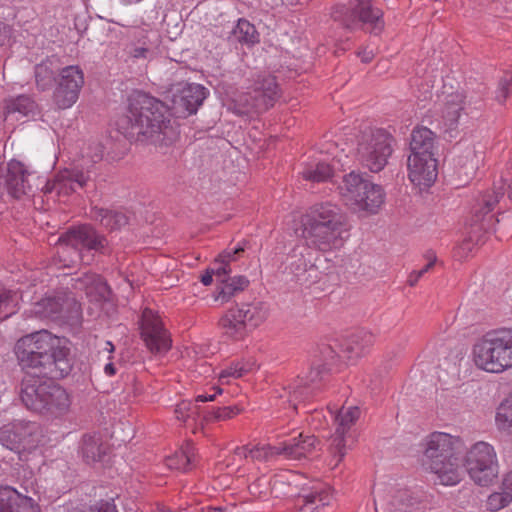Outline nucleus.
<instances>
[{
	"label": "nucleus",
	"instance_id": "1",
	"mask_svg": "<svg viewBox=\"0 0 512 512\" xmlns=\"http://www.w3.org/2000/svg\"><path fill=\"white\" fill-rule=\"evenodd\" d=\"M167 113V108L161 101L136 91L130 95L128 110L117 119L116 127L130 141L166 146L177 137Z\"/></svg>",
	"mask_w": 512,
	"mask_h": 512
},
{
	"label": "nucleus",
	"instance_id": "2",
	"mask_svg": "<svg viewBox=\"0 0 512 512\" xmlns=\"http://www.w3.org/2000/svg\"><path fill=\"white\" fill-rule=\"evenodd\" d=\"M14 354L23 369L51 378H63L72 370L68 341L42 329L19 338Z\"/></svg>",
	"mask_w": 512,
	"mask_h": 512
},
{
	"label": "nucleus",
	"instance_id": "3",
	"mask_svg": "<svg viewBox=\"0 0 512 512\" xmlns=\"http://www.w3.org/2000/svg\"><path fill=\"white\" fill-rule=\"evenodd\" d=\"M347 230L346 213L331 202L314 205L302 218L301 237L314 250L328 252L339 249Z\"/></svg>",
	"mask_w": 512,
	"mask_h": 512
},
{
	"label": "nucleus",
	"instance_id": "4",
	"mask_svg": "<svg viewBox=\"0 0 512 512\" xmlns=\"http://www.w3.org/2000/svg\"><path fill=\"white\" fill-rule=\"evenodd\" d=\"M472 361L490 374L512 369V328L493 329L478 338L472 347Z\"/></svg>",
	"mask_w": 512,
	"mask_h": 512
},
{
	"label": "nucleus",
	"instance_id": "5",
	"mask_svg": "<svg viewBox=\"0 0 512 512\" xmlns=\"http://www.w3.org/2000/svg\"><path fill=\"white\" fill-rule=\"evenodd\" d=\"M339 189L345 203L358 212L375 214L384 203L382 187L355 172L343 177Z\"/></svg>",
	"mask_w": 512,
	"mask_h": 512
},
{
	"label": "nucleus",
	"instance_id": "6",
	"mask_svg": "<svg viewBox=\"0 0 512 512\" xmlns=\"http://www.w3.org/2000/svg\"><path fill=\"white\" fill-rule=\"evenodd\" d=\"M280 97L279 86L274 76L259 74L247 92L238 94L233 100V110L238 115L266 112Z\"/></svg>",
	"mask_w": 512,
	"mask_h": 512
},
{
	"label": "nucleus",
	"instance_id": "7",
	"mask_svg": "<svg viewBox=\"0 0 512 512\" xmlns=\"http://www.w3.org/2000/svg\"><path fill=\"white\" fill-rule=\"evenodd\" d=\"M463 467L475 484L490 485L499 474V464L494 447L484 441L474 443L463 458Z\"/></svg>",
	"mask_w": 512,
	"mask_h": 512
},
{
	"label": "nucleus",
	"instance_id": "8",
	"mask_svg": "<svg viewBox=\"0 0 512 512\" xmlns=\"http://www.w3.org/2000/svg\"><path fill=\"white\" fill-rule=\"evenodd\" d=\"M394 138L383 129L364 131L357 146V157L371 172L381 171L391 156Z\"/></svg>",
	"mask_w": 512,
	"mask_h": 512
},
{
	"label": "nucleus",
	"instance_id": "9",
	"mask_svg": "<svg viewBox=\"0 0 512 512\" xmlns=\"http://www.w3.org/2000/svg\"><path fill=\"white\" fill-rule=\"evenodd\" d=\"M0 444L26 461L39 444V425L24 420L7 423L0 427Z\"/></svg>",
	"mask_w": 512,
	"mask_h": 512
},
{
	"label": "nucleus",
	"instance_id": "10",
	"mask_svg": "<svg viewBox=\"0 0 512 512\" xmlns=\"http://www.w3.org/2000/svg\"><path fill=\"white\" fill-rule=\"evenodd\" d=\"M319 441L314 435L299 434L298 437L289 439L279 445H256L251 447L250 459L252 461H269L277 456H283L288 460H301L312 454Z\"/></svg>",
	"mask_w": 512,
	"mask_h": 512
},
{
	"label": "nucleus",
	"instance_id": "11",
	"mask_svg": "<svg viewBox=\"0 0 512 512\" xmlns=\"http://www.w3.org/2000/svg\"><path fill=\"white\" fill-rule=\"evenodd\" d=\"M383 12L373 7L371 0H355L350 8L337 6L332 12V18L347 29H354L359 24L371 26L375 33L383 29Z\"/></svg>",
	"mask_w": 512,
	"mask_h": 512
},
{
	"label": "nucleus",
	"instance_id": "12",
	"mask_svg": "<svg viewBox=\"0 0 512 512\" xmlns=\"http://www.w3.org/2000/svg\"><path fill=\"white\" fill-rule=\"evenodd\" d=\"M329 372V368L312 363L306 378H298L288 387H283L278 392V398L283 405L287 404L289 408L296 410L298 403L308 400L321 388V383L327 378Z\"/></svg>",
	"mask_w": 512,
	"mask_h": 512
},
{
	"label": "nucleus",
	"instance_id": "13",
	"mask_svg": "<svg viewBox=\"0 0 512 512\" xmlns=\"http://www.w3.org/2000/svg\"><path fill=\"white\" fill-rule=\"evenodd\" d=\"M61 251L59 254L65 255L73 250L75 258L83 261L81 254L82 249L101 251L107 244L106 239L99 235L95 229L90 226L83 225L70 229L59 238Z\"/></svg>",
	"mask_w": 512,
	"mask_h": 512
},
{
	"label": "nucleus",
	"instance_id": "14",
	"mask_svg": "<svg viewBox=\"0 0 512 512\" xmlns=\"http://www.w3.org/2000/svg\"><path fill=\"white\" fill-rule=\"evenodd\" d=\"M76 288L84 290L90 302L99 306L97 318L112 317L115 311L113 293L107 282L99 275L85 274L76 280Z\"/></svg>",
	"mask_w": 512,
	"mask_h": 512
},
{
	"label": "nucleus",
	"instance_id": "15",
	"mask_svg": "<svg viewBox=\"0 0 512 512\" xmlns=\"http://www.w3.org/2000/svg\"><path fill=\"white\" fill-rule=\"evenodd\" d=\"M84 84V74L77 65L64 67L59 74L54 101L60 109L70 108L78 99Z\"/></svg>",
	"mask_w": 512,
	"mask_h": 512
},
{
	"label": "nucleus",
	"instance_id": "16",
	"mask_svg": "<svg viewBox=\"0 0 512 512\" xmlns=\"http://www.w3.org/2000/svg\"><path fill=\"white\" fill-rule=\"evenodd\" d=\"M462 450L463 442L459 437L443 432H434L426 441L424 455L429 465L460 455Z\"/></svg>",
	"mask_w": 512,
	"mask_h": 512
},
{
	"label": "nucleus",
	"instance_id": "17",
	"mask_svg": "<svg viewBox=\"0 0 512 512\" xmlns=\"http://www.w3.org/2000/svg\"><path fill=\"white\" fill-rule=\"evenodd\" d=\"M91 181L89 173L78 168L63 169L47 180L42 188L45 194L70 195L88 185Z\"/></svg>",
	"mask_w": 512,
	"mask_h": 512
},
{
	"label": "nucleus",
	"instance_id": "18",
	"mask_svg": "<svg viewBox=\"0 0 512 512\" xmlns=\"http://www.w3.org/2000/svg\"><path fill=\"white\" fill-rule=\"evenodd\" d=\"M408 177L421 190L429 188L437 179V160L434 157L408 156Z\"/></svg>",
	"mask_w": 512,
	"mask_h": 512
},
{
	"label": "nucleus",
	"instance_id": "19",
	"mask_svg": "<svg viewBox=\"0 0 512 512\" xmlns=\"http://www.w3.org/2000/svg\"><path fill=\"white\" fill-rule=\"evenodd\" d=\"M48 380L35 376L23 378L20 389V398L25 407L35 413H39L45 407L44 401L49 389Z\"/></svg>",
	"mask_w": 512,
	"mask_h": 512
},
{
	"label": "nucleus",
	"instance_id": "20",
	"mask_svg": "<svg viewBox=\"0 0 512 512\" xmlns=\"http://www.w3.org/2000/svg\"><path fill=\"white\" fill-rule=\"evenodd\" d=\"M140 335L152 353H165L171 348L172 340L162 322H140Z\"/></svg>",
	"mask_w": 512,
	"mask_h": 512
},
{
	"label": "nucleus",
	"instance_id": "21",
	"mask_svg": "<svg viewBox=\"0 0 512 512\" xmlns=\"http://www.w3.org/2000/svg\"><path fill=\"white\" fill-rule=\"evenodd\" d=\"M312 249L314 248L304 241L295 245L287 256V268L298 281H307L305 274L315 270Z\"/></svg>",
	"mask_w": 512,
	"mask_h": 512
},
{
	"label": "nucleus",
	"instance_id": "22",
	"mask_svg": "<svg viewBox=\"0 0 512 512\" xmlns=\"http://www.w3.org/2000/svg\"><path fill=\"white\" fill-rule=\"evenodd\" d=\"M206 98L205 88L200 84H185L177 94L173 96L174 107L179 113L191 115L197 112Z\"/></svg>",
	"mask_w": 512,
	"mask_h": 512
},
{
	"label": "nucleus",
	"instance_id": "23",
	"mask_svg": "<svg viewBox=\"0 0 512 512\" xmlns=\"http://www.w3.org/2000/svg\"><path fill=\"white\" fill-rule=\"evenodd\" d=\"M38 505L30 495L11 487H0V512H38Z\"/></svg>",
	"mask_w": 512,
	"mask_h": 512
},
{
	"label": "nucleus",
	"instance_id": "24",
	"mask_svg": "<svg viewBox=\"0 0 512 512\" xmlns=\"http://www.w3.org/2000/svg\"><path fill=\"white\" fill-rule=\"evenodd\" d=\"M44 405L45 407L40 411L41 415L59 418L69 412L71 399L62 386L50 381Z\"/></svg>",
	"mask_w": 512,
	"mask_h": 512
},
{
	"label": "nucleus",
	"instance_id": "25",
	"mask_svg": "<svg viewBox=\"0 0 512 512\" xmlns=\"http://www.w3.org/2000/svg\"><path fill=\"white\" fill-rule=\"evenodd\" d=\"M374 344V336L366 330L353 332L340 342V351L343 358L356 360L369 351Z\"/></svg>",
	"mask_w": 512,
	"mask_h": 512
},
{
	"label": "nucleus",
	"instance_id": "26",
	"mask_svg": "<svg viewBox=\"0 0 512 512\" xmlns=\"http://www.w3.org/2000/svg\"><path fill=\"white\" fill-rule=\"evenodd\" d=\"M30 173L23 163L11 160L7 165L6 187L14 198H20L31 191L28 177Z\"/></svg>",
	"mask_w": 512,
	"mask_h": 512
},
{
	"label": "nucleus",
	"instance_id": "27",
	"mask_svg": "<svg viewBox=\"0 0 512 512\" xmlns=\"http://www.w3.org/2000/svg\"><path fill=\"white\" fill-rule=\"evenodd\" d=\"M430 471L437 476L439 483L445 486L457 485L463 478L459 455L444 461L429 464Z\"/></svg>",
	"mask_w": 512,
	"mask_h": 512
},
{
	"label": "nucleus",
	"instance_id": "28",
	"mask_svg": "<svg viewBox=\"0 0 512 512\" xmlns=\"http://www.w3.org/2000/svg\"><path fill=\"white\" fill-rule=\"evenodd\" d=\"M417 502L410 491L397 490L386 498L376 500V512H412Z\"/></svg>",
	"mask_w": 512,
	"mask_h": 512
},
{
	"label": "nucleus",
	"instance_id": "29",
	"mask_svg": "<svg viewBox=\"0 0 512 512\" xmlns=\"http://www.w3.org/2000/svg\"><path fill=\"white\" fill-rule=\"evenodd\" d=\"M434 148L435 135L430 129L420 127L412 131L409 156L434 157Z\"/></svg>",
	"mask_w": 512,
	"mask_h": 512
},
{
	"label": "nucleus",
	"instance_id": "30",
	"mask_svg": "<svg viewBox=\"0 0 512 512\" xmlns=\"http://www.w3.org/2000/svg\"><path fill=\"white\" fill-rule=\"evenodd\" d=\"M64 306L80 307L73 298H67L65 301H62L61 298L58 297H46L35 303L33 313L35 317L54 320L52 316L61 312Z\"/></svg>",
	"mask_w": 512,
	"mask_h": 512
},
{
	"label": "nucleus",
	"instance_id": "31",
	"mask_svg": "<svg viewBox=\"0 0 512 512\" xmlns=\"http://www.w3.org/2000/svg\"><path fill=\"white\" fill-rule=\"evenodd\" d=\"M196 454L192 443H186L178 451L165 458V465L180 472L190 471L195 466Z\"/></svg>",
	"mask_w": 512,
	"mask_h": 512
},
{
	"label": "nucleus",
	"instance_id": "32",
	"mask_svg": "<svg viewBox=\"0 0 512 512\" xmlns=\"http://www.w3.org/2000/svg\"><path fill=\"white\" fill-rule=\"evenodd\" d=\"M227 40L232 45L252 46L259 42V34L253 24L246 19H239L229 32Z\"/></svg>",
	"mask_w": 512,
	"mask_h": 512
},
{
	"label": "nucleus",
	"instance_id": "33",
	"mask_svg": "<svg viewBox=\"0 0 512 512\" xmlns=\"http://www.w3.org/2000/svg\"><path fill=\"white\" fill-rule=\"evenodd\" d=\"M92 217L108 230L120 229L128 223L129 217L120 210L94 208Z\"/></svg>",
	"mask_w": 512,
	"mask_h": 512
},
{
	"label": "nucleus",
	"instance_id": "34",
	"mask_svg": "<svg viewBox=\"0 0 512 512\" xmlns=\"http://www.w3.org/2000/svg\"><path fill=\"white\" fill-rule=\"evenodd\" d=\"M80 453L88 464L100 461L106 454V448L97 435H84L80 444Z\"/></svg>",
	"mask_w": 512,
	"mask_h": 512
},
{
	"label": "nucleus",
	"instance_id": "35",
	"mask_svg": "<svg viewBox=\"0 0 512 512\" xmlns=\"http://www.w3.org/2000/svg\"><path fill=\"white\" fill-rule=\"evenodd\" d=\"M330 498L328 490L322 487L313 488L311 492L301 496L303 505L300 507V510L302 512H319L329 504Z\"/></svg>",
	"mask_w": 512,
	"mask_h": 512
},
{
	"label": "nucleus",
	"instance_id": "36",
	"mask_svg": "<svg viewBox=\"0 0 512 512\" xmlns=\"http://www.w3.org/2000/svg\"><path fill=\"white\" fill-rule=\"evenodd\" d=\"M249 283L250 281L246 276H228L226 281L217 289L216 299H221L222 302H227L236 293L245 290L249 286Z\"/></svg>",
	"mask_w": 512,
	"mask_h": 512
},
{
	"label": "nucleus",
	"instance_id": "37",
	"mask_svg": "<svg viewBox=\"0 0 512 512\" xmlns=\"http://www.w3.org/2000/svg\"><path fill=\"white\" fill-rule=\"evenodd\" d=\"M5 109L9 114H19L21 116L35 115L37 105L35 101L27 95L10 97L5 101Z\"/></svg>",
	"mask_w": 512,
	"mask_h": 512
},
{
	"label": "nucleus",
	"instance_id": "38",
	"mask_svg": "<svg viewBox=\"0 0 512 512\" xmlns=\"http://www.w3.org/2000/svg\"><path fill=\"white\" fill-rule=\"evenodd\" d=\"M338 358H343V354L340 351V343L335 341L334 345L321 344L318 347L313 363H318L324 368H329L330 371L337 363Z\"/></svg>",
	"mask_w": 512,
	"mask_h": 512
},
{
	"label": "nucleus",
	"instance_id": "39",
	"mask_svg": "<svg viewBox=\"0 0 512 512\" xmlns=\"http://www.w3.org/2000/svg\"><path fill=\"white\" fill-rule=\"evenodd\" d=\"M360 416V410L356 406L342 407L335 415V431L346 433Z\"/></svg>",
	"mask_w": 512,
	"mask_h": 512
},
{
	"label": "nucleus",
	"instance_id": "40",
	"mask_svg": "<svg viewBox=\"0 0 512 512\" xmlns=\"http://www.w3.org/2000/svg\"><path fill=\"white\" fill-rule=\"evenodd\" d=\"M55 80L53 60L47 59L35 66V81L41 91L50 89Z\"/></svg>",
	"mask_w": 512,
	"mask_h": 512
},
{
	"label": "nucleus",
	"instance_id": "41",
	"mask_svg": "<svg viewBox=\"0 0 512 512\" xmlns=\"http://www.w3.org/2000/svg\"><path fill=\"white\" fill-rule=\"evenodd\" d=\"M256 364L252 359L232 362L227 368L219 373V380L222 384L228 383V378H241L253 371Z\"/></svg>",
	"mask_w": 512,
	"mask_h": 512
},
{
	"label": "nucleus",
	"instance_id": "42",
	"mask_svg": "<svg viewBox=\"0 0 512 512\" xmlns=\"http://www.w3.org/2000/svg\"><path fill=\"white\" fill-rule=\"evenodd\" d=\"M461 110L462 105L459 96H451V100L446 102L442 111V118L448 129H453L457 125Z\"/></svg>",
	"mask_w": 512,
	"mask_h": 512
},
{
	"label": "nucleus",
	"instance_id": "43",
	"mask_svg": "<svg viewBox=\"0 0 512 512\" xmlns=\"http://www.w3.org/2000/svg\"><path fill=\"white\" fill-rule=\"evenodd\" d=\"M302 175L306 180L323 182L327 181L332 176V168L328 163L320 161L314 166L311 165L305 168Z\"/></svg>",
	"mask_w": 512,
	"mask_h": 512
},
{
	"label": "nucleus",
	"instance_id": "44",
	"mask_svg": "<svg viewBox=\"0 0 512 512\" xmlns=\"http://www.w3.org/2000/svg\"><path fill=\"white\" fill-rule=\"evenodd\" d=\"M496 423L499 429L512 434V396L499 405L496 413Z\"/></svg>",
	"mask_w": 512,
	"mask_h": 512
},
{
	"label": "nucleus",
	"instance_id": "45",
	"mask_svg": "<svg viewBox=\"0 0 512 512\" xmlns=\"http://www.w3.org/2000/svg\"><path fill=\"white\" fill-rule=\"evenodd\" d=\"M17 293L0 290V320H7L16 312Z\"/></svg>",
	"mask_w": 512,
	"mask_h": 512
},
{
	"label": "nucleus",
	"instance_id": "46",
	"mask_svg": "<svg viewBox=\"0 0 512 512\" xmlns=\"http://www.w3.org/2000/svg\"><path fill=\"white\" fill-rule=\"evenodd\" d=\"M146 36L149 37L152 41V47L157 48L159 43V35L157 31L149 28L148 26L132 27L129 30V37L131 38L130 43H137L138 45H142L143 43L147 42Z\"/></svg>",
	"mask_w": 512,
	"mask_h": 512
},
{
	"label": "nucleus",
	"instance_id": "47",
	"mask_svg": "<svg viewBox=\"0 0 512 512\" xmlns=\"http://www.w3.org/2000/svg\"><path fill=\"white\" fill-rule=\"evenodd\" d=\"M17 481L23 490V495L36 493L37 485L33 471L29 467L22 466L17 472Z\"/></svg>",
	"mask_w": 512,
	"mask_h": 512
},
{
	"label": "nucleus",
	"instance_id": "48",
	"mask_svg": "<svg viewBox=\"0 0 512 512\" xmlns=\"http://www.w3.org/2000/svg\"><path fill=\"white\" fill-rule=\"evenodd\" d=\"M512 503V499L505 491L500 490L491 493L486 500V509L490 512H498Z\"/></svg>",
	"mask_w": 512,
	"mask_h": 512
},
{
	"label": "nucleus",
	"instance_id": "49",
	"mask_svg": "<svg viewBox=\"0 0 512 512\" xmlns=\"http://www.w3.org/2000/svg\"><path fill=\"white\" fill-rule=\"evenodd\" d=\"M345 434L335 431L331 437L330 452L336 460L334 466H337L346 454Z\"/></svg>",
	"mask_w": 512,
	"mask_h": 512
},
{
	"label": "nucleus",
	"instance_id": "50",
	"mask_svg": "<svg viewBox=\"0 0 512 512\" xmlns=\"http://www.w3.org/2000/svg\"><path fill=\"white\" fill-rule=\"evenodd\" d=\"M200 414L199 407L192 401L184 400L177 404L175 408L176 418L180 421H186L187 419H196Z\"/></svg>",
	"mask_w": 512,
	"mask_h": 512
},
{
	"label": "nucleus",
	"instance_id": "51",
	"mask_svg": "<svg viewBox=\"0 0 512 512\" xmlns=\"http://www.w3.org/2000/svg\"><path fill=\"white\" fill-rule=\"evenodd\" d=\"M147 42L142 45L137 43H129L128 53L134 59H148L150 58L156 48L152 47V41L146 36Z\"/></svg>",
	"mask_w": 512,
	"mask_h": 512
},
{
	"label": "nucleus",
	"instance_id": "52",
	"mask_svg": "<svg viewBox=\"0 0 512 512\" xmlns=\"http://www.w3.org/2000/svg\"><path fill=\"white\" fill-rule=\"evenodd\" d=\"M223 332L234 340L243 339L247 335L245 322H224Z\"/></svg>",
	"mask_w": 512,
	"mask_h": 512
},
{
	"label": "nucleus",
	"instance_id": "53",
	"mask_svg": "<svg viewBox=\"0 0 512 512\" xmlns=\"http://www.w3.org/2000/svg\"><path fill=\"white\" fill-rule=\"evenodd\" d=\"M426 258L428 260L427 264L420 270L412 271L408 277V284L410 286H415L419 279L427 273L436 263L437 257L433 252H428L426 254Z\"/></svg>",
	"mask_w": 512,
	"mask_h": 512
},
{
	"label": "nucleus",
	"instance_id": "54",
	"mask_svg": "<svg viewBox=\"0 0 512 512\" xmlns=\"http://www.w3.org/2000/svg\"><path fill=\"white\" fill-rule=\"evenodd\" d=\"M209 269L215 276L216 281L220 284L224 283L231 273V268L225 265L224 262L220 261L218 258L215 259L213 266Z\"/></svg>",
	"mask_w": 512,
	"mask_h": 512
},
{
	"label": "nucleus",
	"instance_id": "55",
	"mask_svg": "<svg viewBox=\"0 0 512 512\" xmlns=\"http://www.w3.org/2000/svg\"><path fill=\"white\" fill-rule=\"evenodd\" d=\"M245 251L244 245H237L234 248H229L224 250L222 253L219 254L217 257L220 259V261L224 262L225 265L230 267V263L235 261L237 257Z\"/></svg>",
	"mask_w": 512,
	"mask_h": 512
},
{
	"label": "nucleus",
	"instance_id": "56",
	"mask_svg": "<svg viewBox=\"0 0 512 512\" xmlns=\"http://www.w3.org/2000/svg\"><path fill=\"white\" fill-rule=\"evenodd\" d=\"M256 307L250 304H244L240 308H237L232 314L233 320H253L256 318Z\"/></svg>",
	"mask_w": 512,
	"mask_h": 512
},
{
	"label": "nucleus",
	"instance_id": "57",
	"mask_svg": "<svg viewBox=\"0 0 512 512\" xmlns=\"http://www.w3.org/2000/svg\"><path fill=\"white\" fill-rule=\"evenodd\" d=\"M239 411L240 410L236 406L217 408L213 412V417L217 420H226L232 418L234 415H237Z\"/></svg>",
	"mask_w": 512,
	"mask_h": 512
},
{
	"label": "nucleus",
	"instance_id": "58",
	"mask_svg": "<svg viewBox=\"0 0 512 512\" xmlns=\"http://www.w3.org/2000/svg\"><path fill=\"white\" fill-rule=\"evenodd\" d=\"M11 36L12 28L9 25L0 22V47L9 44Z\"/></svg>",
	"mask_w": 512,
	"mask_h": 512
},
{
	"label": "nucleus",
	"instance_id": "59",
	"mask_svg": "<svg viewBox=\"0 0 512 512\" xmlns=\"http://www.w3.org/2000/svg\"><path fill=\"white\" fill-rule=\"evenodd\" d=\"M251 447L249 445L237 447L234 450L233 460L241 462L242 460L250 459Z\"/></svg>",
	"mask_w": 512,
	"mask_h": 512
},
{
	"label": "nucleus",
	"instance_id": "60",
	"mask_svg": "<svg viewBox=\"0 0 512 512\" xmlns=\"http://www.w3.org/2000/svg\"><path fill=\"white\" fill-rule=\"evenodd\" d=\"M500 490L505 491L506 494L509 495L512 499V471L504 475Z\"/></svg>",
	"mask_w": 512,
	"mask_h": 512
},
{
	"label": "nucleus",
	"instance_id": "61",
	"mask_svg": "<svg viewBox=\"0 0 512 512\" xmlns=\"http://www.w3.org/2000/svg\"><path fill=\"white\" fill-rule=\"evenodd\" d=\"M213 390L215 391L213 394H199L196 398V402H207V401H213L217 394L222 393V389L219 387H213Z\"/></svg>",
	"mask_w": 512,
	"mask_h": 512
},
{
	"label": "nucleus",
	"instance_id": "62",
	"mask_svg": "<svg viewBox=\"0 0 512 512\" xmlns=\"http://www.w3.org/2000/svg\"><path fill=\"white\" fill-rule=\"evenodd\" d=\"M159 319H160V316L157 314L156 311H154L150 308H145L142 312V317L140 320L148 321V320H159Z\"/></svg>",
	"mask_w": 512,
	"mask_h": 512
},
{
	"label": "nucleus",
	"instance_id": "63",
	"mask_svg": "<svg viewBox=\"0 0 512 512\" xmlns=\"http://www.w3.org/2000/svg\"><path fill=\"white\" fill-rule=\"evenodd\" d=\"M214 275L211 273V270L208 268L204 275L201 277V282L203 285L208 286L213 282Z\"/></svg>",
	"mask_w": 512,
	"mask_h": 512
},
{
	"label": "nucleus",
	"instance_id": "64",
	"mask_svg": "<svg viewBox=\"0 0 512 512\" xmlns=\"http://www.w3.org/2000/svg\"><path fill=\"white\" fill-rule=\"evenodd\" d=\"M361 55V59L363 62L365 63H369L373 57H374V54H373V51L372 50H364L363 52L360 53Z\"/></svg>",
	"mask_w": 512,
	"mask_h": 512
}]
</instances>
